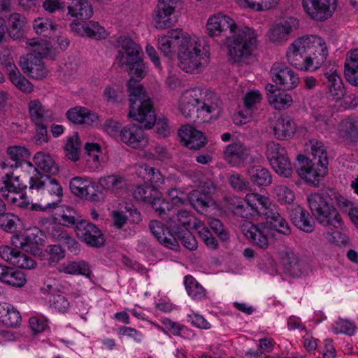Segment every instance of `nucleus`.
<instances>
[{"mask_svg": "<svg viewBox=\"0 0 358 358\" xmlns=\"http://www.w3.org/2000/svg\"><path fill=\"white\" fill-rule=\"evenodd\" d=\"M159 190L152 185H141L136 187L133 195L135 199L148 203L154 196H157Z\"/></svg>", "mask_w": 358, "mask_h": 358, "instance_id": "obj_52", "label": "nucleus"}, {"mask_svg": "<svg viewBox=\"0 0 358 358\" xmlns=\"http://www.w3.org/2000/svg\"><path fill=\"white\" fill-rule=\"evenodd\" d=\"M218 108L216 95L199 87L185 91L178 105L180 112L186 118L191 117L199 111L210 114L218 110Z\"/></svg>", "mask_w": 358, "mask_h": 358, "instance_id": "obj_5", "label": "nucleus"}, {"mask_svg": "<svg viewBox=\"0 0 358 358\" xmlns=\"http://www.w3.org/2000/svg\"><path fill=\"white\" fill-rule=\"evenodd\" d=\"M277 200L282 204L291 203L295 199L294 192L285 185H277L274 188Z\"/></svg>", "mask_w": 358, "mask_h": 358, "instance_id": "obj_60", "label": "nucleus"}, {"mask_svg": "<svg viewBox=\"0 0 358 358\" xmlns=\"http://www.w3.org/2000/svg\"><path fill=\"white\" fill-rule=\"evenodd\" d=\"M270 164L274 171L280 176L289 178L292 174L293 169L287 154L276 159L275 164H273V162H270Z\"/></svg>", "mask_w": 358, "mask_h": 358, "instance_id": "obj_53", "label": "nucleus"}, {"mask_svg": "<svg viewBox=\"0 0 358 358\" xmlns=\"http://www.w3.org/2000/svg\"><path fill=\"white\" fill-rule=\"evenodd\" d=\"M85 150L87 154L86 162L88 167L92 170L97 169L101 165L99 154L101 153V148L100 145L96 143H86Z\"/></svg>", "mask_w": 358, "mask_h": 358, "instance_id": "obj_47", "label": "nucleus"}, {"mask_svg": "<svg viewBox=\"0 0 358 358\" xmlns=\"http://www.w3.org/2000/svg\"><path fill=\"white\" fill-rule=\"evenodd\" d=\"M6 316L3 320V324L8 327H16L19 326L22 321V317L19 311L10 304Z\"/></svg>", "mask_w": 358, "mask_h": 358, "instance_id": "obj_64", "label": "nucleus"}, {"mask_svg": "<svg viewBox=\"0 0 358 358\" xmlns=\"http://www.w3.org/2000/svg\"><path fill=\"white\" fill-rule=\"evenodd\" d=\"M42 236L41 231L38 229H34L13 236L12 243L15 247L36 255L41 250L43 243Z\"/></svg>", "mask_w": 358, "mask_h": 358, "instance_id": "obj_11", "label": "nucleus"}, {"mask_svg": "<svg viewBox=\"0 0 358 358\" xmlns=\"http://www.w3.org/2000/svg\"><path fill=\"white\" fill-rule=\"evenodd\" d=\"M270 76L276 87L283 91L293 90L300 83L298 73L283 62H276L273 64Z\"/></svg>", "mask_w": 358, "mask_h": 358, "instance_id": "obj_9", "label": "nucleus"}, {"mask_svg": "<svg viewBox=\"0 0 358 358\" xmlns=\"http://www.w3.org/2000/svg\"><path fill=\"white\" fill-rule=\"evenodd\" d=\"M242 231L247 238L261 249L268 246V229L263 224H252L251 222L241 226Z\"/></svg>", "mask_w": 358, "mask_h": 358, "instance_id": "obj_20", "label": "nucleus"}, {"mask_svg": "<svg viewBox=\"0 0 358 358\" xmlns=\"http://www.w3.org/2000/svg\"><path fill=\"white\" fill-rule=\"evenodd\" d=\"M324 76L326 79L324 84L329 96L336 101L341 100L345 94V90L336 69L332 68L329 71L327 70L324 71Z\"/></svg>", "mask_w": 358, "mask_h": 358, "instance_id": "obj_27", "label": "nucleus"}, {"mask_svg": "<svg viewBox=\"0 0 358 358\" xmlns=\"http://www.w3.org/2000/svg\"><path fill=\"white\" fill-rule=\"evenodd\" d=\"M339 138L347 141L355 142L358 140V119L348 116L342 120L337 128Z\"/></svg>", "mask_w": 358, "mask_h": 358, "instance_id": "obj_30", "label": "nucleus"}, {"mask_svg": "<svg viewBox=\"0 0 358 358\" xmlns=\"http://www.w3.org/2000/svg\"><path fill=\"white\" fill-rule=\"evenodd\" d=\"M176 239L180 240L182 245L189 250H194L197 248V241L192 233L187 230L180 231V234H175Z\"/></svg>", "mask_w": 358, "mask_h": 358, "instance_id": "obj_62", "label": "nucleus"}, {"mask_svg": "<svg viewBox=\"0 0 358 358\" xmlns=\"http://www.w3.org/2000/svg\"><path fill=\"white\" fill-rule=\"evenodd\" d=\"M245 201L250 207L255 218L260 217L266 220L271 227L279 234L286 236L291 234L287 222L268 196L259 193H248L245 195Z\"/></svg>", "mask_w": 358, "mask_h": 358, "instance_id": "obj_2", "label": "nucleus"}, {"mask_svg": "<svg viewBox=\"0 0 358 358\" xmlns=\"http://www.w3.org/2000/svg\"><path fill=\"white\" fill-rule=\"evenodd\" d=\"M80 146L81 143L78 133H74L67 138L64 150L69 159L76 162L80 159Z\"/></svg>", "mask_w": 358, "mask_h": 358, "instance_id": "obj_49", "label": "nucleus"}, {"mask_svg": "<svg viewBox=\"0 0 358 358\" xmlns=\"http://www.w3.org/2000/svg\"><path fill=\"white\" fill-rule=\"evenodd\" d=\"M189 36L180 28L169 29L166 34L158 37V48L165 56L170 57L175 52L176 46L178 50L183 38Z\"/></svg>", "mask_w": 358, "mask_h": 358, "instance_id": "obj_16", "label": "nucleus"}, {"mask_svg": "<svg viewBox=\"0 0 358 358\" xmlns=\"http://www.w3.org/2000/svg\"><path fill=\"white\" fill-rule=\"evenodd\" d=\"M120 140L129 147L141 149L148 145V139L142 127L136 124H127L120 131Z\"/></svg>", "mask_w": 358, "mask_h": 358, "instance_id": "obj_17", "label": "nucleus"}, {"mask_svg": "<svg viewBox=\"0 0 358 358\" xmlns=\"http://www.w3.org/2000/svg\"><path fill=\"white\" fill-rule=\"evenodd\" d=\"M296 131V124L288 115H282L273 127V134L279 140H285L292 136Z\"/></svg>", "mask_w": 358, "mask_h": 358, "instance_id": "obj_33", "label": "nucleus"}, {"mask_svg": "<svg viewBox=\"0 0 358 358\" xmlns=\"http://www.w3.org/2000/svg\"><path fill=\"white\" fill-rule=\"evenodd\" d=\"M188 200L192 206L200 213L207 212L210 202V197L205 196V194L199 189L192 191L188 194Z\"/></svg>", "mask_w": 358, "mask_h": 358, "instance_id": "obj_46", "label": "nucleus"}, {"mask_svg": "<svg viewBox=\"0 0 358 358\" xmlns=\"http://www.w3.org/2000/svg\"><path fill=\"white\" fill-rule=\"evenodd\" d=\"M149 228L153 236L164 246L171 250H176L178 247V242L168 224L165 226L160 221L151 220Z\"/></svg>", "mask_w": 358, "mask_h": 358, "instance_id": "obj_22", "label": "nucleus"}, {"mask_svg": "<svg viewBox=\"0 0 358 358\" xmlns=\"http://www.w3.org/2000/svg\"><path fill=\"white\" fill-rule=\"evenodd\" d=\"M292 222L300 230L310 233L314 230L315 222L307 210L300 206L294 208L289 213Z\"/></svg>", "mask_w": 358, "mask_h": 358, "instance_id": "obj_29", "label": "nucleus"}, {"mask_svg": "<svg viewBox=\"0 0 358 358\" xmlns=\"http://www.w3.org/2000/svg\"><path fill=\"white\" fill-rule=\"evenodd\" d=\"M315 217L319 223L324 226H333L335 228H339L342 225V220L339 213L334 205L330 203Z\"/></svg>", "mask_w": 358, "mask_h": 358, "instance_id": "obj_37", "label": "nucleus"}, {"mask_svg": "<svg viewBox=\"0 0 358 358\" xmlns=\"http://www.w3.org/2000/svg\"><path fill=\"white\" fill-rule=\"evenodd\" d=\"M75 231L78 238L87 245L99 248L104 244L105 239L101 231L89 221L78 222Z\"/></svg>", "mask_w": 358, "mask_h": 358, "instance_id": "obj_13", "label": "nucleus"}, {"mask_svg": "<svg viewBox=\"0 0 358 358\" xmlns=\"http://www.w3.org/2000/svg\"><path fill=\"white\" fill-rule=\"evenodd\" d=\"M299 27V21L296 18L293 17H285L270 27L267 36L269 41L273 43L285 42Z\"/></svg>", "mask_w": 358, "mask_h": 358, "instance_id": "obj_12", "label": "nucleus"}, {"mask_svg": "<svg viewBox=\"0 0 358 358\" xmlns=\"http://www.w3.org/2000/svg\"><path fill=\"white\" fill-rule=\"evenodd\" d=\"M71 192L76 196L93 201L99 200L96 193V184L91 180L79 176L71 178L69 184Z\"/></svg>", "mask_w": 358, "mask_h": 358, "instance_id": "obj_21", "label": "nucleus"}, {"mask_svg": "<svg viewBox=\"0 0 358 358\" xmlns=\"http://www.w3.org/2000/svg\"><path fill=\"white\" fill-rule=\"evenodd\" d=\"M250 155V148L241 142L229 144L224 151V159L233 166H241Z\"/></svg>", "mask_w": 358, "mask_h": 358, "instance_id": "obj_25", "label": "nucleus"}, {"mask_svg": "<svg viewBox=\"0 0 358 358\" xmlns=\"http://www.w3.org/2000/svg\"><path fill=\"white\" fill-rule=\"evenodd\" d=\"M328 48L324 40L316 35L298 38L289 45L286 52L288 63L296 69L314 71L324 63Z\"/></svg>", "mask_w": 358, "mask_h": 358, "instance_id": "obj_1", "label": "nucleus"}, {"mask_svg": "<svg viewBox=\"0 0 358 358\" xmlns=\"http://www.w3.org/2000/svg\"><path fill=\"white\" fill-rule=\"evenodd\" d=\"M30 119L35 125H43L53 119L51 110L47 108L37 99L31 100L28 104Z\"/></svg>", "mask_w": 358, "mask_h": 358, "instance_id": "obj_28", "label": "nucleus"}, {"mask_svg": "<svg viewBox=\"0 0 358 358\" xmlns=\"http://www.w3.org/2000/svg\"><path fill=\"white\" fill-rule=\"evenodd\" d=\"M184 282L187 294L192 299H201L205 296V289L192 276L187 275Z\"/></svg>", "mask_w": 358, "mask_h": 358, "instance_id": "obj_51", "label": "nucleus"}, {"mask_svg": "<svg viewBox=\"0 0 358 358\" xmlns=\"http://www.w3.org/2000/svg\"><path fill=\"white\" fill-rule=\"evenodd\" d=\"M315 217L319 223L324 226H333L335 228H339L342 225V220L339 213L334 205L330 203Z\"/></svg>", "mask_w": 358, "mask_h": 358, "instance_id": "obj_38", "label": "nucleus"}, {"mask_svg": "<svg viewBox=\"0 0 358 358\" xmlns=\"http://www.w3.org/2000/svg\"><path fill=\"white\" fill-rule=\"evenodd\" d=\"M336 0H302L305 13L313 20L324 21L332 15Z\"/></svg>", "mask_w": 358, "mask_h": 358, "instance_id": "obj_10", "label": "nucleus"}, {"mask_svg": "<svg viewBox=\"0 0 358 358\" xmlns=\"http://www.w3.org/2000/svg\"><path fill=\"white\" fill-rule=\"evenodd\" d=\"M262 94L258 91H251L245 94L243 97L244 110L238 112V115L243 118L244 120H240V124L246 123L247 118L250 117L253 111L257 108V105L260 103Z\"/></svg>", "mask_w": 358, "mask_h": 358, "instance_id": "obj_39", "label": "nucleus"}, {"mask_svg": "<svg viewBox=\"0 0 358 358\" xmlns=\"http://www.w3.org/2000/svg\"><path fill=\"white\" fill-rule=\"evenodd\" d=\"M61 271L70 275H83L87 277H90L91 273L89 265L84 261L64 264Z\"/></svg>", "mask_w": 358, "mask_h": 358, "instance_id": "obj_50", "label": "nucleus"}, {"mask_svg": "<svg viewBox=\"0 0 358 358\" xmlns=\"http://www.w3.org/2000/svg\"><path fill=\"white\" fill-rule=\"evenodd\" d=\"M26 18L22 14L15 13L8 18L10 36L15 39H21L24 36L23 27L26 24Z\"/></svg>", "mask_w": 358, "mask_h": 358, "instance_id": "obj_43", "label": "nucleus"}, {"mask_svg": "<svg viewBox=\"0 0 358 358\" xmlns=\"http://www.w3.org/2000/svg\"><path fill=\"white\" fill-rule=\"evenodd\" d=\"M7 155L12 161V163H0V166L2 169H5L8 166L11 168H17L20 166L23 162H27L29 166H32L30 162L26 161V159L30 156V153L25 147L19 145L10 146L7 149Z\"/></svg>", "mask_w": 358, "mask_h": 358, "instance_id": "obj_34", "label": "nucleus"}, {"mask_svg": "<svg viewBox=\"0 0 358 358\" xmlns=\"http://www.w3.org/2000/svg\"><path fill=\"white\" fill-rule=\"evenodd\" d=\"M121 66H128L131 75V78L137 81L142 80L147 74L145 64L143 62L141 55L136 57V59L133 61H127V62L120 64Z\"/></svg>", "mask_w": 358, "mask_h": 358, "instance_id": "obj_48", "label": "nucleus"}, {"mask_svg": "<svg viewBox=\"0 0 358 358\" xmlns=\"http://www.w3.org/2000/svg\"><path fill=\"white\" fill-rule=\"evenodd\" d=\"M141 168L145 173V179L150 182V185L156 187L164 183V177L158 169L150 167L148 164H143Z\"/></svg>", "mask_w": 358, "mask_h": 358, "instance_id": "obj_59", "label": "nucleus"}, {"mask_svg": "<svg viewBox=\"0 0 358 358\" xmlns=\"http://www.w3.org/2000/svg\"><path fill=\"white\" fill-rule=\"evenodd\" d=\"M6 70L11 83L20 90L25 93H30L33 90L31 83L23 76L17 67L12 63H8Z\"/></svg>", "mask_w": 358, "mask_h": 358, "instance_id": "obj_41", "label": "nucleus"}, {"mask_svg": "<svg viewBox=\"0 0 358 358\" xmlns=\"http://www.w3.org/2000/svg\"><path fill=\"white\" fill-rule=\"evenodd\" d=\"M179 4V0H158L152 13L157 29H164L172 24L171 16Z\"/></svg>", "mask_w": 358, "mask_h": 358, "instance_id": "obj_14", "label": "nucleus"}, {"mask_svg": "<svg viewBox=\"0 0 358 358\" xmlns=\"http://www.w3.org/2000/svg\"><path fill=\"white\" fill-rule=\"evenodd\" d=\"M178 134L184 145L191 150H199L206 143L202 132L189 125L182 126Z\"/></svg>", "mask_w": 358, "mask_h": 358, "instance_id": "obj_24", "label": "nucleus"}, {"mask_svg": "<svg viewBox=\"0 0 358 358\" xmlns=\"http://www.w3.org/2000/svg\"><path fill=\"white\" fill-rule=\"evenodd\" d=\"M71 29L80 36L96 40L104 39L108 36L105 28L94 21H88L83 23L73 22L71 24Z\"/></svg>", "mask_w": 358, "mask_h": 358, "instance_id": "obj_23", "label": "nucleus"}, {"mask_svg": "<svg viewBox=\"0 0 358 358\" xmlns=\"http://www.w3.org/2000/svg\"><path fill=\"white\" fill-rule=\"evenodd\" d=\"M198 222L190 212L184 209L178 210L166 220V223L175 234H180V231L189 229L192 224L194 228V224Z\"/></svg>", "mask_w": 358, "mask_h": 358, "instance_id": "obj_26", "label": "nucleus"}, {"mask_svg": "<svg viewBox=\"0 0 358 358\" xmlns=\"http://www.w3.org/2000/svg\"><path fill=\"white\" fill-rule=\"evenodd\" d=\"M68 14L79 20H88L93 15V9L87 0H66Z\"/></svg>", "mask_w": 358, "mask_h": 358, "instance_id": "obj_31", "label": "nucleus"}, {"mask_svg": "<svg viewBox=\"0 0 358 358\" xmlns=\"http://www.w3.org/2000/svg\"><path fill=\"white\" fill-rule=\"evenodd\" d=\"M127 87L130 102L129 117L144 124L145 129H151L155 122V113L143 85L138 81L130 79Z\"/></svg>", "mask_w": 358, "mask_h": 358, "instance_id": "obj_4", "label": "nucleus"}, {"mask_svg": "<svg viewBox=\"0 0 358 358\" xmlns=\"http://www.w3.org/2000/svg\"><path fill=\"white\" fill-rule=\"evenodd\" d=\"M178 59L181 70L189 73H199L208 64L209 53L198 38L189 35L179 45Z\"/></svg>", "mask_w": 358, "mask_h": 358, "instance_id": "obj_3", "label": "nucleus"}, {"mask_svg": "<svg viewBox=\"0 0 358 358\" xmlns=\"http://www.w3.org/2000/svg\"><path fill=\"white\" fill-rule=\"evenodd\" d=\"M101 185L106 189L113 192H117L126 187V182L123 177L117 176H108L100 180Z\"/></svg>", "mask_w": 358, "mask_h": 358, "instance_id": "obj_58", "label": "nucleus"}, {"mask_svg": "<svg viewBox=\"0 0 358 358\" xmlns=\"http://www.w3.org/2000/svg\"><path fill=\"white\" fill-rule=\"evenodd\" d=\"M17 216L6 212L0 216V225L1 228L7 232H15L17 230Z\"/></svg>", "mask_w": 358, "mask_h": 358, "instance_id": "obj_63", "label": "nucleus"}, {"mask_svg": "<svg viewBox=\"0 0 358 358\" xmlns=\"http://www.w3.org/2000/svg\"><path fill=\"white\" fill-rule=\"evenodd\" d=\"M247 173L250 181L257 186H268L272 182V176L266 168L261 165H252L248 168Z\"/></svg>", "mask_w": 358, "mask_h": 358, "instance_id": "obj_36", "label": "nucleus"}, {"mask_svg": "<svg viewBox=\"0 0 358 358\" xmlns=\"http://www.w3.org/2000/svg\"><path fill=\"white\" fill-rule=\"evenodd\" d=\"M307 201L313 216L315 217L329 205L330 197L327 193H313L308 196Z\"/></svg>", "mask_w": 358, "mask_h": 358, "instance_id": "obj_45", "label": "nucleus"}, {"mask_svg": "<svg viewBox=\"0 0 358 358\" xmlns=\"http://www.w3.org/2000/svg\"><path fill=\"white\" fill-rule=\"evenodd\" d=\"M33 27L37 34L48 36L51 32L56 30L57 24L48 19L38 17L34 21Z\"/></svg>", "mask_w": 358, "mask_h": 358, "instance_id": "obj_56", "label": "nucleus"}, {"mask_svg": "<svg viewBox=\"0 0 358 358\" xmlns=\"http://www.w3.org/2000/svg\"><path fill=\"white\" fill-rule=\"evenodd\" d=\"M66 115L67 118L74 124L95 125L99 122L97 114L85 108H71L67 111Z\"/></svg>", "mask_w": 358, "mask_h": 358, "instance_id": "obj_32", "label": "nucleus"}, {"mask_svg": "<svg viewBox=\"0 0 358 358\" xmlns=\"http://www.w3.org/2000/svg\"><path fill=\"white\" fill-rule=\"evenodd\" d=\"M116 48H119L115 56L116 61L122 64L127 61H133L142 55V50L131 37L120 36L117 40Z\"/></svg>", "mask_w": 358, "mask_h": 358, "instance_id": "obj_18", "label": "nucleus"}, {"mask_svg": "<svg viewBox=\"0 0 358 358\" xmlns=\"http://www.w3.org/2000/svg\"><path fill=\"white\" fill-rule=\"evenodd\" d=\"M227 41L229 56L235 62L248 59L257 48V34L248 27H237Z\"/></svg>", "mask_w": 358, "mask_h": 358, "instance_id": "obj_6", "label": "nucleus"}, {"mask_svg": "<svg viewBox=\"0 0 358 358\" xmlns=\"http://www.w3.org/2000/svg\"><path fill=\"white\" fill-rule=\"evenodd\" d=\"M310 144L313 156L312 159L320 164H328L327 153L323 143L315 139H312L310 141Z\"/></svg>", "mask_w": 358, "mask_h": 358, "instance_id": "obj_54", "label": "nucleus"}, {"mask_svg": "<svg viewBox=\"0 0 358 358\" xmlns=\"http://www.w3.org/2000/svg\"><path fill=\"white\" fill-rule=\"evenodd\" d=\"M26 281L25 275L22 271L10 267L6 284L13 287H21L25 285Z\"/></svg>", "mask_w": 358, "mask_h": 358, "instance_id": "obj_61", "label": "nucleus"}, {"mask_svg": "<svg viewBox=\"0 0 358 358\" xmlns=\"http://www.w3.org/2000/svg\"><path fill=\"white\" fill-rule=\"evenodd\" d=\"M194 228L198 231L199 237L205 243V244L210 249H216L218 243L215 237L208 227H205L202 223L199 222L194 224Z\"/></svg>", "mask_w": 358, "mask_h": 358, "instance_id": "obj_55", "label": "nucleus"}, {"mask_svg": "<svg viewBox=\"0 0 358 358\" xmlns=\"http://www.w3.org/2000/svg\"><path fill=\"white\" fill-rule=\"evenodd\" d=\"M34 162L38 168L45 173L55 175L58 173L59 169L50 155L42 152H38L34 157Z\"/></svg>", "mask_w": 358, "mask_h": 358, "instance_id": "obj_44", "label": "nucleus"}, {"mask_svg": "<svg viewBox=\"0 0 358 358\" xmlns=\"http://www.w3.org/2000/svg\"><path fill=\"white\" fill-rule=\"evenodd\" d=\"M345 76L350 84L358 86V48L352 50L347 54Z\"/></svg>", "mask_w": 358, "mask_h": 358, "instance_id": "obj_35", "label": "nucleus"}, {"mask_svg": "<svg viewBox=\"0 0 358 358\" xmlns=\"http://www.w3.org/2000/svg\"><path fill=\"white\" fill-rule=\"evenodd\" d=\"M287 155L285 148L282 147L279 143L271 141L267 143L266 149V155L269 162H273L275 164V160L280 157Z\"/></svg>", "mask_w": 358, "mask_h": 358, "instance_id": "obj_57", "label": "nucleus"}, {"mask_svg": "<svg viewBox=\"0 0 358 358\" xmlns=\"http://www.w3.org/2000/svg\"><path fill=\"white\" fill-rule=\"evenodd\" d=\"M31 177L30 189L41 191L43 199L48 206H57L62 200L63 189L60 182L52 176L38 172Z\"/></svg>", "mask_w": 358, "mask_h": 358, "instance_id": "obj_7", "label": "nucleus"}, {"mask_svg": "<svg viewBox=\"0 0 358 358\" xmlns=\"http://www.w3.org/2000/svg\"><path fill=\"white\" fill-rule=\"evenodd\" d=\"M267 96L269 103L277 110H285L293 103L291 94L280 90H268Z\"/></svg>", "mask_w": 358, "mask_h": 358, "instance_id": "obj_42", "label": "nucleus"}, {"mask_svg": "<svg viewBox=\"0 0 358 358\" xmlns=\"http://www.w3.org/2000/svg\"><path fill=\"white\" fill-rule=\"evenodd\" d=\"M285 268L293 277H300L307 272V265L294 252H287L284 258Z\"/></svg>", "mask_w": 358, "mask_h": 358, "instance_id": "obj_40", "label": "nucleus"}, {"mask_svg": "<svg viewBox=\"0 0 358 358\" xmlns=\"http://www.w3.org/2000/svg\"><path fill=\"white\" fill-rule=\"evenodd\" d=\"M328 164L310 159L307 157L299 155L297 157L296 172L307 182L316 185L324 178L328 171Z\"/></svg>", "mask_w": 358, "mask_h": 358, "instance_id": "obj_8", "label": "nucleus"}, {"mask_svg": "<svg viewBox=\"0 0 358 358\" xmlns=\"http://www.w3.org/2000/svg\"><path fill=\"white\" fill-rule=\"evenodd\" d=\"M20 66L25 74L32 78L41 80L48 75V70L44 66L41 57L29 53L20 57Z\"/></svg>", "mask_w": 358, "mask_h": 358, "instance_id": "obj_19", "label": "nucleus"}, {"mask_svg": "<svg viewBox=\"0 0 358 358\" xmlns=\"http://www.w3.org/2000/svg\"><path fill=\"white\" fill-rule=\"evenodd\" d=\"M237 26L234 20L229 16L222 13H217L210 16L206 23L208 34L211 36H218L222 34L227 36L226 32L231 34Z\"/></svg>", "mask_w": 358, "mask_h": 358, "instance_id": "obj_15", "label": "nucleus"}]
</instances>
